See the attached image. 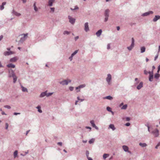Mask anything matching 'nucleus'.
Wrapping results in <instances>:
<instances>
[{"instance_id":"f257e3e1","label":"nucleus","mask_w":160,"mask_h":160,"mask_svg":"<svg viewBox=\"0 0 160 160\" xmlns=\"http://www.w3.org/2000/svg\"><path fill=\"white\" fill-rule=\"evenodd\" d=\"M154 137H158L159 135V131H148Z\"/></svg>"},{"instance_id":"f03ea898","label":"nucleus","mask_w":160,"mask_h":160,"mask_svg":"<svg viewBox=\"0 0 160 160\" xmlns=\"http://www.w3.org/2000/svg\"><path fill=\"white\" fill-rule=\"evenodd\" d=\"M71 82V80L69 79L65 80L62 81H60L59 83L62 85H67L69 82Z\"/></svg>"},{"instance_id":"7ed1b4c3","label":"nucleus","mask_w":160,"mask_h":160,"mask_svg":"<svg viewBox=\"0 0 160 160\" xmlns=\"http://www.w3.org/2000/svg\"><path fill=\"white\" fill-rule=\"evenodd\" d=\"M28 34H24L23 35H22L21 36H23V37H22L19 40L20 42H22L24 41L27 38Z\"/></svg>"},{"instance_id":"20e7f679","label":"nucleus","mask_w":160,"mask_h":160,"mask_svg":"<svg viewBox=\"0 0 160 160\" xmlns=\"http://www.w3.org/2000/svg\"><path fill=\"white\" fill-rule=\"evenodd\" d=\"M52 94V93H47V92H42L41 93L40 95V97H43L45 96H50Z\"/></svg>"},{"instance_id":"39448f33","label":"nucleus","mask_w":160,"mask_h":160,"mask_svg":"<svg viewBox=\"0 0 160 160\" xmlns=\"http://www.w3.org/2000/svg\"><path fill=\"white\" fill-rule=\"evenodd\" d=\"M134 39L133 38H132V42L131 45H130V46L127 47L128 49L129 50H131L134 47Z\"/></svg>"},{"instance_id":"423d86ee","label":"nucleus","mask_w":160,"mask_h":160,"mask_svg":"<svg viewBox=\"0 0 160 160\" xmlns=\"http://www.w3.org/2000/svg\"><path fill=\"white\" fill-rule=\"evenodd\" d=\"M149 74V80L150 81H152L153 79V71H152L151 72H148Z\"/></svg>"},{"instance_id":"0eeeda50","label":"nucleus","mask_w":160,"mask_h":160,"mask_svg":"<svg viewBox=\"0 0 160 160\" xmlns=\"http://www.w3.org/2000/svg\"><path fill=\"white\" fill-rule=\"evenodd\" d=\"M111 78L112 77L111 75L109 74H108V77L106 78V80L109 84H110V82L111 80Z\"/></svg>"},{"instance_id":"6e6552de","label":"nucleus","mask_w":160,"mask_h":160,"mask_svg":"<svg viewBox=\"0 0 160 160\" xmlns=\"http://www.w3.org/2000/svg\"><path fill=\"white\" fill-rule=\"evenodd\" d=\"M68 19H69V22L72 24H73L75 22V19L72 18L70 16H68Z\"/></svg>"},{"instance_id":"1a4fd4ad","label":"nucleus","mask_w":160,"mask_h":160,"mask_svg":"<svg viewBox=\"0 0 160 160\" xmlns=\"http://www.w3.org/2000/svg\"><path fill=\"white\" fill-rule=\"evenodd\" d=\"M84 30L86 32L89 31V28L88 22H86L84 24Z\"/></svg>"},{"instance_id":"9d476101","label":"nucleus","mask_w":160,"mask_h":160,"mask_svg":"<svg viewBox=\"0 0 160 160\" xmlns=\"http://www.w3.org/2000/svg\"><path fill=\"white\" fill-rule=\"evenodd\" d=\"M14 53V52L10 51H6L4 52V55L5 56L9 55L11 54H13Z\"/></svg>"},{"instance_id":"9b49d317","label":"nucleus","mask_w":160,"mask_h":160,"mask_svg":"<svg viewBox=\"0 0 160 160\" xmlns=\"http://www.w3.org/2000/svg\"><path fill=\"white\" fill-rule=\"evenodd\" d=\"M13 73L14 75H15L14 73V72L11 69L9 70V75L8 76L9 77L13 76Z\"/></svg>"},{"instance_id":"f8f14e48","label":"nucleus","mask_w":160,"mask_h":160,"mask_svg":"<svg viewBox=\"0 0 160 160\" xmlns=\"http://www.w3.org/2000/svg\"><path fill=\"white\" fill-rule=\"evenodd\" d=\"M85 86H86L85 84H83L81 85L80 86H78L77 87H76V90L79 89V90L78 91H77V92H79L80 91V88H83Z\"/></svg>"},{"instance_id":"ddd939ff","label":"nucleus","mask_w":160,"mask_h":160,"mask_svg":"<svg viewBox=\"0 0 160 160\" xmlns=\"http://www.w3.org/2000/svg\"><path fill=\"white\" fill-rule=\"evenodd\" d=\"M90 123H91V124H92V126L93 127H94L95 129H98V127H97L95 124L94 121H93V120L91 121H90Z\"/></svg>"},{"instance_id":"4468645a","label":"nucleus","mask_w":160,"mask_h":160,"mask_svg":"<svg viewBox=\"0 0 160 160\" xmlns=\"http://www.w3.org/2000/svg\"><path fill=\"white\" fill-rule=\"evenodd\" d=\"M122 148L124 151L125 152H127L128 151V147L126 145H123L122 147Z\"/></svg>"},{"instance_id":"2eb2a0df","label":"nucleus","mask_w":160,"mask_h":160,"mask_svg":"<svg viewBox=\"0 0 160 160\" xmlns=\"http://www.w3.org/2000/svg\"><path fill=\"white\" fill-rule=\"evenodd\" d=\"M143 87V82H141L137 86V88L138 89H140Z\"/></svg>"},{"instance_id":"dca6fc26","label":"nucleus","mask_w":160,"mask_h":160,"mask_svg":"<svg viewBox=\"0 0 160 160\" xmlns=\"http://www.w3.org/2000/svg\"><path fill=\"white\" fill-rule=\"evenodd\" d=\"M18 58L17 57H15L11 58L10 61L11 62H16L17 60H18Z\"/></svg>"},{"instance_id":"f3484780","label":"nucleus","mask_w":160,"mask_h":160,"mask_svg":"<svg viewBox=\"0 0 160 160\" xmlns=\"http://www.w3.org/2000/svg\"><path fill=\"white\" fill-rule=\"evenodd\" d=\"M160 19V16L158 15H156L153 19V21L154 22H156L158 20Z\"/></svg>"},{"instance_id":"a211bd4d","label":"nucleus","mask_w":160,"mask_h":160,"mask_svg":"<svg viewBox=\"0 0 160 160\" xmlns=\"http://www.w3.org/2000/svg\"><path fill=\"white\" fill-rule=\"evenodd\" d=\"M102 32V30L101 29L99 30L96 33V35L98 37H99L101 35Z\"/></svg>"},{"instance_id":"6ab92c4d","label":"nucleus","mask_w":160,"mask_h":160,"mask_svg":"<svg viewBox=\"0 0 160 160\" xmlns=\"http://www.w3.org/2000/svg\"><path fill=\"white\" fill-rule=\"evenodd\" d=\"M139 145L142 147H145L147 146V145L146 143H142L141 142L139 143Z\"/></svg>"},{"instance_id":"aec40b11","label":"nucleus","mask_w":160,"mask_h":160,"mask_svg":"<svg viewBox=\"0 0 160 160\" xmlns=\"http://www.w3.org/2000/svg\"><path fill=\"white\" fill-rule=\"evenodd\" d=\"M7 67L8 68H14L15 67V65L12 63H10L7 65Z\"/></svg>"},{"instance_id":"412c9836","label":"nucleus","mask_w":160,"mask_h":160,"mask_svg":"<svg viewBox=\"0 0 160 160\" xmlns=\"http://www.w3.org/2000/svg\"><path fill=\"white\" fill-rule=\"evenodd\" d=\"M6 3V2H3L2 4V5H1L0 6V9L1 10H3L4 8V5H5Z\"/></svg>"},{"instance_id":"4be33fe9","label":"nucleus","mask_w":160,"mask_h":160,"mask_svg":"<svg viewBox=\"0 0 160 160\" xmlns=\"http://www.w3.org/2000/svg\"><path fill=\"white\" fill-rule=\"evenodd\" d=\"M152 13H153V12L152 11H149L148 12H147L144 13L143 14V15L144 16H146L149 14H152Z\"/></svg>"},{"instance_id":"5701e85b","label":"nucleus","mask_w":160,"mask_h":160,"mask_svg":"<svg viewBox=\"0 0 160 160\" xmlns=\"http://www.w3.org/2000/svg\"><path fill=\"white\" fill-rule=\"evenodd\" d=\"M109 154H108L105 153L103 155V158L104 160H105L106 158L109 156Z\"/></svg>"},{"instance_id":"b1692460","label":"nucleus","mask_w":160,"mask_h":160,"mask_svg":"<svg viewBox=\"0 0 160 160\" xmlns=\"http://www.w3.org/2000/svg\"><path fill=\"white\" fill-rule=\"evenodd\" d=\"M13 76L12 77L13 78V82L15 83L17 79V77L15 75H14L13 73Z\"/></svg>"},{"instance_id":"393cba45","label":"nucleus","mask_w":160,"mask_h":160,"mask_svg":"<svg viewBox=\"0 0 160 160\" xmlns=\"http://www.w3.org/2000/svg\"><path fill=\"white\" fill-rule=\"evenodd\" d=\"M109 11L108 9H107L105 10V16H109Z\"/></svg>"},{"instance_id":"a878e982","label":"nucleus","mask_w":160,"mask_h":160,"mask_svg":"<svg viewBox=\"0 0 160 160\" xmlns=\"http://www.w3.org/2000/svg\"><path fill=\"white\" fill-rule=\"evenodd\" d=\"M109 128L112 129L113 130H114V129H115V128L113 124H110L109 126Z\"/></svg>"},{"instance_id":"bb28decb","label":"nucleus","mask_w":160,"mask_h":160,"mask_svg":"<svg viewBox=\"0 0 160 160\" xmlns=\"http://www.w3.org/2000/svg\"><path fill=\"white\" fill-rule=\"evenodd\" d=\"M18 151L16 150L14 151L13 153V156L14 158H15L18 155Z\"/></svg>"},{"instance_id":"cd10ccee","label":"nucleus","mask_w":160,"mask_h":160,"mask_svg":"<svg viewBox=\"0 0 160 160\" xmlns=\"http://www.w3.org/2000/svg\"><path fill=\"white\" fill-rule=\"evenodd\" d=\"M53 2V0H49V2H48L49 5L50 6H52Z\"/></svg>"},{"instance_id":"c85d7f7f","label":"nucleus","mask_w":160,"mask_h":160,"mask_svg":"<svg viewBox=\"0 0 160 160\" xmlns=\"http://www.w3.org/2000/svg\"><path fill=\"white\" fill-rule=\"evenodd\" d=\"M141 52L143 53L145 51V48L144 47H142L141 48Z\"/></svg>"},{"instance_id":"c756f323","label":"nucleus","mask_w":160,"mask_h":160,"mask_svg":"<svg viewBox=\"0 0 160 160\" xmlns=\"http://www.w3.org/2000/svg\"><path fill=\"white\" fill-rule=\"evenodd\" d=\"M33 7H34V10L36 12H37L38 11V8L36 7V2H34V4H33Z\"/></svg>"},{"instance_id":"7c9ffc66","label":"nucleus","mask_w":160,"mask_h":160,"mask_svg":"<svg viewBox=\"0 0 160 160\" xmlns=\"http://www.w3.org/2000/svg\"><path fill=\"white\" fill-rule=\"evenodd\" d=\"M160 76V74L158 73H156L154 75V78L156 79H158Z\"/></svg>"},{"instance_id":"2f4dec72","label":"nucleus","mask_w":160,"mask_h":160,"mask_svg":"<svg viewBox=\"0 0 160 160\" xmlns=\"http://www.w3.org/2000/svg\"><path fill=\"white\" fill-rule=\"evenodd\" d=\"M37 109H38V111L39 112H40V113H41V112H42V110L41 109H40L41 107H40V106H38L37 107Z\"/></svg>"},{"instance_id":"473e14b6","label":"nucleus","mask_w":160,"mask_h":160,"mask_svg":"<svg viewBox=\"0 0 160 160\" xmlns=\"http://www.w3.org/2000/svg\"><path fill=\"white\" fill-rule=\"evenodd\" d=\"M23 153H25V154H23L22 153H21L20 154L21 155V156H25L26 154H27L28 153V150L26 152H23Z\"/></svg>"},{"instance_id":"72a5a7b5","label":"nucleus","mask_w":160,"mask_h":160,"mask_svg":"<svg viewBox=\"0 0 160 160\" xmlns=\"http://www.w3.org/2000/svg\"><path fill=\"white\" fill-rule=\"evenodd\" d=\"M94 141V138H92L89 141V144H91L93 143Z\"/></svg>"},{"instance_id":"f704fd0d","label":"nucleus","mask_w":160,"mask_h":160,"mask_svg":"<svg viewBox=\"0 0 160 160\" xmlns=\"http://www.w3.org/2000/svg\"><path fill=\"white\" fill-rule=\"evenodd\" d=\"M105 98L108 100H112V98L110 96H107Z\"/></svg>"},{"instance_id":"c9c22d12","label":"nucleus","mask_w":160,"mask_h":160,"mask_svg":"<svg viewBox=\"0 0 160 160\" xmlns=\"http://www.w3.org/2000/svg\"><path fill=\"white\" fill-rule=\"evenodd\" d=\"M127 104H125L123 105L122 108L121 109H125L127 108Z\"/></svg>"},{"instance_id":"e433bc0d","label":"nucleus","mask_w":160,"mask_h":160,"mask_svg":"<svg viewBox=\"0 0 160 160\" xmlns=\"http://www.w3.org/2000/svg\"><path fill=\"white\" fill-rule=\"evenodd\" d=\"M22 90L23 92H27V89L26 88L22 86Z\"/></svg>"},{"instance_id":"4c0bfd02","label":"nucleus","mask_w":160,"mask_h":160,"mask_svg":"<svg viewBox=\"0 0 160 160\" xmlns=\"http://www.w3.org/2000/svg\"><path fill=\"white\" fill-rule=\"evenodd\" d=\"M14 14L17 16H19L21 15V14L17 12H15Z\"/></svg>"},{"instance_id":"58836bf2","label":"nucleus","mask_w":160,"mask_h":160,"mask_svg":"<svg viewBox=\"0 0 160 160\" xmlns=\"http://www.w3.org/2000/svg\"><path fill=\"white\" fill-rule=\"evenodd\" d=\"M70 33V32L67 31H65L63 32L64 34H69Z\"/></svg>"},{"instance_id":"ea45409f","label":"nucleus","mask_w":160,"mask_h":160,"mask_svg":"<svg viewBox=\"0 0 160 160\" xmlns=\"http://www.w3.org/2000/svg\"><path fill=\"white\" fill-rule=\"evenodd\" d=\"M78 50H76L74 51V52L73 53L72 55V56H73L75 55L78 52Z\"/></svg>"},{"instance_id":"a19ab883","label":"nucleus","mask_w":160,"mask_h":160,"mask_svg":"<svg viewBox=\"0 0 160 160\" xmlns=\"http://www.w3.org/2000/svg\"><path fill=\"white\" fill-rule=\"evenodd\" d=\"M89 152L88 151H87V150L86 151V156H87V158H88V157H89Z\"/></svg>"},{"instance_id":"79ce46f5","label":"nucleus","mask_w":160,"mask_h":160,"mask_svg":"<svg viewBox=\"0 0 160 160\" xmlns=\"http://www.w3.org/2000/svg\"><path fill=\"white\" fill-rule=\"evenodd\" d=\"M4 107L8 109H10L11 108V107L9 105H5L4 106Z\"/></svg>"},{"instance_id":"37998d69","label":"nucleus","mask_w":160,"mask_h":160,"mask_svg":"<svg viewBox=\"0 0 160 160\" xmlns=\"http://www.w3.org/2000/svg\"><path fill=\"white\" fill-rule=\"evenodd\" d=\"M111 109V108L109 107H108L107 108V110L108 111L112 112Z\"/></svg>"},{"instance_id":"c03bdc74","label":"nucleus","mask_w":160,"mask_h":160,"mask_svg":"<svg viewBox=\"0 0 160 160\" xmlns=\"http://www.w3.org/2000/svg\"><path fill=\"white\" fill-rule=\"evenodd\" d=\"M109 16H105V20L104 21L106 22H107L108 19V17Z\"/></svg>"},{"instance_id":"a18cd8bd","label":"nucleus","mask_w":160,"mask_h":160,"mask_svg":"<svg viewBox=\"0 0 160 160\" xmlns=\"http://www.w3.org/2000/svg\"><path fill=\"white\" fill-rule=\"evenodd\" d=\"M160 146V142H159L156 146L155 147V148L156 149H157L158 148V147Z\"/></svg>"},{"instance_id":"49530a36","label":"nucleus","mask_w":160,"mask_h":160,"mask_svg":"<svg viewBox=\"0 0 160 160\" xmlns=\"http://www.w3.org/2000/svg\"><path fill=\"white\" fill-rule=\"evenodd\" d=\"M77 99H78V101L80 100L81 101V102H82L84 100V99H80L79 98V97H77Z\"/></svg>"},{"instance_id":"de8ad7c7","label":"nucleus","mask_w":160,"mask_h":160,"mask_svg":"<svg viewBox=\"0 0 160 160\" xmlns=\"http://www.w3.org/2000/svg\"><path fill=\"white\" fill-rule=\"evenodd\" d=\"M69 89L71 91H72L73 90L74 88L72 87H70L69 88Z\"/></svg>"},{"instance_id":"09e8293b","label":"nucleus","mask_w":160,"mask_h":160,"mask_svg":"<svg viewBox=\"0 0 160 160\" xmlns=\"http://www.w3.org/2000/svg\"><path fill=\"white\" fill-rule=\"evenodd\" d=\"M57 144L60 146H62V142H58L57 143Z\"/></svg>"},{"instance_id":"8fccbe9b","label":"nucleus","mask_w":160,"mask_h":160,"mask_svg":"<svg viewBox=\"0 0 160 160\" xmlns=\"http://www.w3.org/2000/svg\"><path fill=\"white\" fill-rule=\"evenodd\" d=\"M8 124L7 123H6L5 124V129H7L8 128Z\"/></svg>"},{"instance_id":"3c124183","label":"nucleus","mask_w":160,"mask_h":160,"mask_svg":"<svg viewBox=\"0 0 160 160\" xmlns=\"http://www.w3.org/2000/svg\"><path fill=\"white\" fill-rule=\"evenodd\" d=\"M160 70V65H159L158 67V73L159 72V71Z\"/></svg>"},{"instance_id":"603ef678","label":"nucleus","mask_w":160,"mask_h":160,"mask_svg":"<svg viewBox=\"0 0 160 160\" xmlns=\"http://www.w3.org/2000/svg\"><path fill=\"white\" fill-rule=\"evenodd\" d=\"M13 114H14V115H17L18 114H20V113H17V112H14L13 113Z\"/></svg>"},{"instance_id":"864d4df0","label":"nucleus","mask_w":160,"mask_h":160,"mask_svg":"<svg viewBox=\"0 0 160 160\" xmlns=\"http://www.w3.org/2000/svg\"><path fill=\"white\" fill-rule=\"evenodd\" d=\"M110 48V44H108V46H107V49H109Z\"/></svg>"},{"instance_id":"5fc2aeb1","label":"nucleus","mask_w":160,"mask_h":160,"mask_svg":"<svg viewBox=\"0 0 160 160\" xmlns=\"http://www.w3.org/2000/svg\"><path fill=\"white\" fill-rule=\"evenodd\" d=\"M78 9V7L77 6H76L75 7V8H74L73 9V10H75V9ZM71 9L72 10V8H71Z\"/></svg>"},{"instance_id":"6e6d98bb","label":"nucleus","mask_w":160,"mask_h":160,"mask_svg":"<svg viewBox=\"0 0 160 160\" xmlns=\"http://www.w3.org/2000/svg\"><path fill=\"white\" fill-rule=\"evenodd\" d=\"M79 38V37L78 36H77L75 38V41H76Z\"/></svg>"},{"instance_id":"4d7b16f0","label":"nucleus","mask_w":160,"mask_h":160,"mask_svg":"<svg viewBox=\"0 0 160 160\" xmlns=\"http://www.w3.org/2000/svg\"><path fill=\"white\" fill-rule=\"evenodd\" d=\"M54 8H51V10L53 12H54Z\"/></svg>"},{"instance_id":"13d9d810","label":"nucleus","mask_w":160,"mask_h":160,"mask_svg":"<svg viewBox=\"0 0 160 160\" xmlns=\"http://www.w3.org/2000/svg\"><path fill=\"white\" fill-rule=\"evenodd\" d=\"M130 123L129 122L127 123L125 125L127 126H128L130 125Z\"/></svg>"},{"instance_id":"bf43d9fd","label":"nucleus","mask_w":160,"mask_h":160,"mask_svg":"<svg viewBox=\"0 0 160 160\" xmlns=\"http://www.w3.org/2000/svg\"><path fill=\"white\" fill-rule=\"evenodd\" d=\"M88 160H93L92 158H91L90 157H88V158H87Z\"/></svg>"},{"instance_id":"052dcab7","label":"nucleus","mask_w":160,"mask_h":160,"mask_svg":"<svg viewBox=\"0 0 160 160\" xmlns=\"http://www.w3.org/2000/svg\"><path fill=\"white\" fill-rule=\"evenodd\" d=\"M144 73L146 75H147L148 74V72L146 71V70H145L144 71Z\"/></svg>"},{"instance_id":"680f3d73","label":"nucleus","mask_w":160,"mask_h":160,"mask_svg":"<svg viewBox=\"0 0 160 160\" xmlns=\"http://www.w3.org/2000/svg\"><path fill=\"white\" fill-rule=\"evenodd\" d=\"M2 115H6V114L3 111H2Z\"/></svg>"},{"instance_id":"e2e57ef3","label":"nucleus","mask_w":160,"mask_h":160,"mask_svg":"<svg viewBox=\"0 0 160 160\" xmlns=\"http://www.w3.org/2000/svg\"><path fill=\"white\" fill-rule=\"evenodd\" d=\"M126 120L127 121H129L130 120V119L128 117H127L126 118Z\"/></svg>"},{"instance_id":"0e129e2a","label":"nucleus","mask_w":160,"mask_h":160,"mask_svg":"<svg viewBox=\"0 0 160 160\" xmlns=\"http://www.w3.org/2000/svg\"><path fill=\"white\" fill-rule=\"evenodd\" d=\"M73 56H72V55H71V56L69 57V59L70 60V61H71L72 59V58Z\"/></svg>"},{"instance_id":"69168bd1","label":"nucleus","mask_w":160,"mask_h":160,"mask_svg":"<svg viewBox=\"0 0 160 160\" xmlns=\"http://www.w3.org/2000/svg\"><path fill=\"white\" fill-rule=\"evenodd\" d=\"M86 129H91V127H86Z\"/></svg>"},{"instance_id":"338daca9","label":"nucleus","mask_w":160,"mask_h":160,"mask_svg":"<svg viewBox=\"0 0 160 160\" xmlns=\"http://www.w3.org/2000/svg\"><path fill=\"white\" fill-rule=\"evenodd\" d=\"M117 30H118V31H119L120 29V27H119V26H118L117 27Z\"/></svg>"},{"instance_id":"774afa93","label":"nucleus","mask_w":160,"mask_h":160,"mask_svg":"<svg viewBox=\"0 0 160 160\" xmlns=\"http://www.w3.org/2000/svg\"><path fill=\"white\" fill-rule=\"evenodd\" d=\"M3 36L2 35H1L0 36V41H1L2 39V38H3Z\"/></svg>"}]
</instances>
